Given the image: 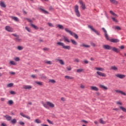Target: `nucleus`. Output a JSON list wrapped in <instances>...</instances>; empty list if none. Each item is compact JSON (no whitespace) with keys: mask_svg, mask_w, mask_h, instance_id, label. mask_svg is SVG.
<instances>
[{"mask_svg":"<svg viewBox=\"0 0 126 126\" xmlns=\"http://www.w3.org/2000/svg\"><path fill=\"white\" fill-rule=\"evenodd\" d=\"M1 125L2 126H7V125H6V124H5V123H2V124H1Z\"/></svg>","mask_w":126,"mask_h":126,"instance_id":"nucleus-64","label":"nucleus"},{"mask_svg":"<svg viewBox=\"0 0 126 126\" xmlns=\"http://www.w3.org/2000/svg\"><path fill=\"white\" fill-rule=\"evenodd\" d=\"M106 50H112L115 53H119L121 51V49L117 48H105Z\"/></svg>","mask_w":126,"mask_h":126,"instance_id":"nucleus-6","label":"nucleus"},{"mask_svg":"<svg viewBox=\"0 0 126 126\" xmlns=\"http://www.w3.org/2000/svg\"><path fill=\"white\" fill-rule=\"evenodd\" d=\"M90 88L91 90H92L93 91H95L96 92L99 91V88L96 86H91L90 87Z\"/></svg>","mask_w":126,"mask_h":126,"instance_id":"nucleus-10","label":"nucleus"},{"mask_svg":"<svg viewBox=\"0 0 126 126\" xmlns=\"http://www.w3.org/2000/svg\"><path fill=\"white\" fill-rule=\"evenodd\" d=\"M75 63H79V60L78 59H75L74 61Z\"/></svg>","mask_w":126,"mask_h":126,"instance_id":"nucleus-57","label":"nucleus"},{"mask_svg":"<svg viewBox=\"0 0 126 126\" xmlns=\"http://www.w3.org/2000/svg\"><path fill=\"white\" fill-rule=\"evenodd\" d=\"M17 122V120H16V119H13V120H12L11 121V124H12L13 125H15V124Z\"/></svg>","mask_w":126,"mask_h":126,"instance_id":"nucleus-28","label":"nucleus"},{"mask_svg":"<svg viewBox=\"0 0 126 126\" xmlns=\"http://www.w3.org/2000/svg\"><path fill=\"white\" fill-rule=\"evenodd\" d=\"M94 69L97 70V71H96V74H97L98 76H101V77H106L107 76L106 73L100 72L104 71L105 70L104 68L100 67H95Z\"/></svg>","mask_w":126,"mask_h":126,"instance_id":"nucleus-1","label":"nucleus"},{"mask_svg":"<svg viewBox=\"0 0 126 126\" xmlns=\"http://www.w3.org/2000/svg\"><path fill=\"white\" fill-rule=\"evenodd\" d=\"M25 118H26V119H28V120H31V118H30V116L27 115L25 116Z\"/></svg>","mask_w":126,"mask_h":126,"instance_id":"nucleus-56","label":"nucleus"},{"mask_svg":"<svg viewBox=\"0 0 126 126\" xmlns=\"http://www.w3.org/2000/svg\"><path fill=\"white\" fill-rule=\"evenodd\" d=\"M23 89H28V90L32 89V86L29 85H24L23 86Z\"/></svg>","mask_w":126,"mask_h":126,"instance_id":"nucleus-16","label":"nucleus"},{"mask_svg":"<svg viewBox=\"0 0 126 126\" xmlns=\"http://www.w3.org/2000/svg\"><path fill=\"white\" fill-rule=\"evenodd\" d=\"M79 7L78 5H75L74 6V11L75 14L77 17H80V12H79V10H78Z\"/></svg>","mask_w":126,"mask_h":126,"instance_id":"nucleus-5","label":"nucleus"},{"mask_svg":"<svg viewBox=\"0 0 126 126\" xmlns=\"http://www.w3.org/2000/svg\"><path fill=\"white\" fill-rule=\"evenodd\" d=\"M25 19H26V20H27V21H28L29 22L31 23V24H32L33 21H32V20H31V19H28V18H26Z\"/></svg>","mask_w":126,"mask_h":126,"instance_id":"nucleus-47","label":"nucleus"},{"mask_svg":"<svg viewBox=\"0 0 126 126\" xmlns=\"http://www.w3.org/2000/svg\"><path fill=\"white\" fill-rule=\"evenodd\" d=\"M44 63L46 64H53V62L50 61H45Z\"/></svg>","mask_w":126,"mask_h":126,"instance_id":"nucleus-25","label":"nucleus"},{"mask_svg":"<svg viewBox=\"0 0 126 126\" xmlns=\"http://www.w3.org/2000/svg\"><path fill=\"white\" fill-rule=\"evenodd\" d=\"M48 24L49 26H50V27H54V25H53V24L51 23H48Z\"/></svg>","mask_w":126,"mask_h":126,"instance_id":"nucleus-52","label":"nucleus"},{"mask_svg":"<svg viewBox=\"0 0 126 126\" xmlns=\"http://www.w3.org/2000/svg\"><path fill=\"white\" fill-rule=\"evenodd\" d=\"M99 122L100 124H101L102 125H105V124H106V122L104 121L102 119H99Z\"/></svg>","mask_w":126,"mask_h":126,"instance_id":"nucleus-32","label":"nucleus"},{"mask_svg":"<svg viewBox=\"0 0 126 126\" xmlns=\"http://www.w3.org/2000/svg\"><path fill=\"white\" fill-rule=\"evenodd\" d=\"M35 84H37V85H39V86H42V85H43V82H42L35 81Z\"/></svg>","mask_w":126,"mask_h":126,"instance_id":"nucleus-27","label":"nucleus"},{"mask_svg":"<svg viewBox=\"0 0 126 126\" xmlns=\"http://www.w3.org/2000/svg\"><path fill=\"white\" fill-rule=\"evenodd\" d=\"M34 123H35L36 124H41L42 122H41V120H40L39 119H36L35 120Z\"/></svg>","mask_w":126,"mask_h":126,"instance_id":"nucleus-33","label":"nucleus"},{"mask_svg":"<svg viewBox=\"0 0 126 126\" xmlns=\"http://www.w3.org/2000/svg\"><path fill=\"white\" fill-rule=\"evenodd\" d=\"M42 105L44 108H46V109H49V107L52 108H55V104L51 101H47L46 103H43Z\"/></svg>","mask_w":126,"mask_h":126,"instance_id":"nucleus-3","label":"nucleus"},{"mask_svg":"<svg viewBox=\"0 0 126 126\" xmlns=\"http://www.w3.org/2000/svg\"><path fill=\"white\" fill-rule=\"evenodd\" d=\"M57 45L58 46H61V47H63V48H68V46H65L64 43L61 42H58L57 43Z\"/></svg>","mask_w":126,"mask_h":126,"instance_id":"nucleus-13","label":"nucleus"},{"mask_svg":"<svg viewBox=\"0 0 126 126\" xmlns=\"http://www.w3.org/2000/svg\"><path fill=\"white\" fill-rule=\"evenodd\" d=\"M56 62H59V63L61 64V65H64V61L62 59H56L55 60Z\"/></svg>","mask_w":126,"mask_h":126,"instance_id":"nucleus-12","label":"nucleus"},{"mask_svg":"<svg viewBox=\"0 0 126 126\" xmlns=\"http://www.w3.org/2000/svg\"><path fill=\"white\" fill-rule=\"evenodd\" d=\"M10 18H11V19H12L13 20H14V21L19 22V19H18V18H17V17L11 16Z\"/></svg>","mask_w":126,"mask_h":126,"instance_id":"nucleus-19","label":"nucleus"},{"mask_svg":"<svg viewBox=\"0 0 126 126\" xmlns=\"http://www.w3.org/2000/svg\"><path fill=\"white\" fill-rule=\"evenodd\" d=\"M66 69L67 70H68V71H70V70H71L72 68H71V66H68L67 67H66Z\"/></svg>","mask_w":126,"mask_h":126,"instance_id":"nucleus-44","label":"nucleus"},{"mask_svg":"<svg viewBox=\"0 0 126 126\" xmlns=\"http://www.w3.org/2000/svg\"><path fill=\"white\" fill-rule=\"evenodd\" d=\"M119 108H120V110H121V111H122V112H124V113H126V107H125L124 106H120Z\"/></svg>","mask_w":126,"mask_h":126,"instance_id":"nucleus-22","label":"nucleus"},{"mask_svg":"<svg viewBox=\"0 0 126 126\" xmlns=\"http://www.w3.org/2000/svg\"><path fill=\"white\" fill-rule=\"evenodd\" d=\"M116 77L120 78V79H124L126 78V75L122 74H117L115 75Z\"/></svg>","mask_w":126,"mask_h":126,"instance_id":"nucleus-8","label":"nucleus"},{"mask_svg":"<svg viewBox=\"0 0 126 126\" xmlns=\"http://www.w3.org/2000/svg\"><path fill=\"white\" fill-rule=\"evenodd\" d=\"M31 26L32 27V28H34V29H35L36 30L39 29V28H38V27H37V26H36L33 24H31Z\"/></svg>","mask_w":126,"mask_h":126,"instance_id":"nucleus-26","label":"nucleus"},{"mask_svg":"<svg viewBox=\"0 0 126 126\" xmlns=\"http://www.w3.org/2000/svg\"><path fill=\"white\" fill-rule=\"evenodd\" d=\"M115 92H116V93H118L119 94H121V95H123L124 96H126V93L123 91L116 90L115 91Z\"/></svg>","mask_w":126,"mask_h":126,"instance_id":"nucleus-11","label":"nucleus"},{"mask_svg":"<svg viewBox=\"0 0 126 126\" xmlns=\"http://www.w3.org/2000/svg\"><path fill=\"white\" fill-rule=\"evenodd\" d=\"M113 21H114V22H118V20H117L115 18H114V17H111Z\"/></svg>","mask_w":126,"mask_h":126,"instance_id":"nucleus-48","label":"nucleus"},{"mask_svg":"<svg viewBox=\"0 0 126 126\" xmlns=\"http://www.w3.org/2000/svg\"><path fill=\"white\" fill-rule=\"evenodd\" d=\"M88 28H89V29H91V30H92V31H93V32H94V33H95V34H97L98 35H100V33H99V32H98L96 30H95V29H94L93 26H92L91 25H88Z\"/></svg>","mask_w":126,"mask_h":126,"instance_id":"nucleus-7","label":"nucleus"},{"mask_svg":"<svg viewBox=\"0 0 126 126\" xmlns=\"http://www.w3.org/2000/svg\"><path fill=\"white\" fill-rule=\"evenodd\" d=\"M71 42L73 45H77V43L76 42V41H75V40L73 39H71Z\"/></svg>","mask_w":126,"mask_h":126,"instance_id":"nucleus-40","label":"nucleus"},{"mask_svg":"<svg viewBox=\"0 0 126 126\" xmlns=\"http://www.w3.org/2000/svg\"><path fill=\"white\" fill-rule=\"evenodd\" d=\"M103 48H110V47L109 45H103Z\"/></svg>","mask_w":126,"mask_h":126,"instance_id":"nucleus-62","label":"nucleus"},{"mask_svg":"<svg viewBox=\"0 0 126 126\" xmlns=\"http://www.w3.org/2000/svg\"><path fill=\"white\" fill-rule=\"evenodd\" d=\"M4 118L7 120V121H11V119H12V117L11 116H8V115H5L4 116Z\"/></svg>","mask_w":126,"mask_h":126,"instance_id":"nucleus-17","label":"nucleus"},{"mask_svg":"<svg viewBox=\"0 0 126 126\" xmlns=\"http://www.w3.org/2000/svg\"><path fill=\"white\" fill-rule=\"evenodd\" d=\"M49 83H52L53 84L56 83V80H54V79H50L49 80Z\"/></svg>","mask_w":126,"mask_h":126,"instance_id":"nucleus-35","label":"nucleus"},{"mask_svg":"<svg viewBox=\"0 0 126 126\" xmlns=\"http://www.w3.org/2000/svg\"><path fill=\"white\" fill-rule=\"evenodd\" d=\"M10 94H16V93H15V92H14V91H10Z\"/></svg>","mask_w":126,"mask_h":126,"instance_id":"nucleus-54","label":"nucleus"},{"mask_svg":"<svg viewBox=\"0 0 126 126\" xmlns=\"http://www.w3.org/2000/svg\"><path fill=\"white\" fill-rule=\"evenodd\" d=\"M91 45L92 47H97V46H96V44H95V43H93V42L91 43Z\"/></svg>","mask_w":126,"mask_h":126,"instance_id":"nucleus-51","label":"nucleus"},{"mask_svg":"<svg viewBox=\"0 0 126 126\" xmlns=\"http://www.w3.org/2000/svg\"><path fill=\"white\" fill-rule=\"evenodd\" d=\"M83 71H84V69H83L82 68L77 69V72L78 73H80V72H83Z\"/></svg>","mask_w":126,"mask_h":126,"instance_id":"nucleus-31","label":"nucleus"},{"mask_svg":"<svg viewBox=\"0 0 126 126\" xmlns=\"http://www.w3.org/2000/svg\"><path fill=\"white\" fill-rule=\"evenodd\" d=\"M12 36H14V37H15V38H18V35L17 34H16V33H12Z\"/></svg>","mask_w":126,"mask_h":126,"instance_id":"nucleus-53","label":"nucleus"},{"mask_svg":"<svg viewBox=\"0 0 126 126\" xmlns=\"http://www.w3.org/2000/svg\"><path fill=\"white\" fill-rule=\"evenodd\" d=\"M110 13H111V14H112V15H113L115 17H118V15L113 12V11H110Z\"/></svg>","mask_w":126,"mask_h":126,"instance_id":"nucleus-29","label":"nucleus"},{"mask_svg":"<svg viewBox=\"0 0 126 126\" xmlns=\"http://www.w3.org/2000/svg\"><path fill=\"white\" fill-rule=\"evenodd\" d=\"M99 87H100V88H102L104 90H108V87H107L103 85H100Z\"/></svg>","mask_w":126,"mask_h":126,"instance_id":"nucleus-24","label":"nucleus"},{"mask_svg":"<svg viewBox=\"0 0 126 126\" xmlns=\"http://www.w3.org/2000/svg\"><path fill=\"white\" fill-rule=\"evenodd\" d=\"M12 86H13V83H9L7 85V87H8L9 88L12 87Z\"/></svg>","mask_w":126,"mask_h":126,"instance_id":"nucleus-38","label":"nucleus"},{"mask_svg":"<svg viewBox=\"0 0 126 126\" xmlns=\"http://www.w3.org/2000/svg\"><path fill=\"white\" fill-rule=\"evenodd\" d=\"M80 88H81V89H85V85L81 84L80 85Z\"/></svg>","mask_w":126,"mask_h":126,"instance_id":"nucleus-39","label":"nucleus"},{"mask_svg":"<svg viewBox=\"0 0 126 126\" xmlns=\"http://www.w3.org/2000/svg\"><path fill=\"white\" fill-rule=\"evenodd\" d=\"M0 5L2 7H5V4H4V2L1 1L0 2Z\"/></svg>","mask_w":126,"mask_h":126,"instance_id":"nucleus-41","label":"nucleus"},{"mask_svg":"<svg viewBox=\"0 0 126 126\" xmlns=\"http://www.w3.org/2000/svg\"><path fill=\"white\" fill-rule=\"evenodd\" d=\"M47 121L48 122V123L50 124V125H54V123H53V122H52L51 120L47 119Z\"/></svg>","mask_w":126,"mask_h":126,"instance_id":"nucleus-46","label":"nucleus"},{"mask_svg":"<svg viewBox=\"0 0 126 126\" xmlns=\"http://www.w3.org/2000/svg\"><path fill=\"white\" fill-rule=\"evenodd\" d=\"M111 69H112V70H118V67L116 66H112L111 67Z\"/></svg>","mask_w":126,"mask_h":126,"instance_id":"nucleus-34","label":"nucleus"},{"mask_svg":"<svg viewBox=\"0 0 126 126\" xmlns=\"http://www.w3.org/2000/svg\"><path fill=\"white\" fill-rule=\"evenodd\" d=\"M25 29L28 32H31V30L30 29V28H28V27H26Z\"/></svg>","mask_w":126,"mask_h":126,"instance_id":"nucleus-45","label":"nucleus"},{"mask_svg":"<svg viewBox=\"0 0 126 126\" xmlns=\"http://www.w3.org/2000/svg\"><path fill=\"white\" fill-rule=\"evenodd\" d=\"M81 122L82 123H84V124H88V122H87V121H85V120H82Z\"/></svg>","mask_w":126,"mask_h":126,"instance_id":"nucleus-59","label":"nucleus"},{"mask_svg":"<svg viewBox=\"0 0 126 126\" xmlns=\"http://www.w3.org/2000/svg\"><path fill=\"white\" fill-rule=\"evenodd\" d=\"M7 104H8V105H12V104H13V101L10 100L8 101Z\"/></svg>","mask_w":126,"mask_h":126,"instance_id":"nucleus-42","label":"nucleus"},{"mask_svg":"<svg viewBox=\"0 0 126 126\" xmlns=\"http://www.w3.org/2000/svg\"><path fill=\"white\" fill-rule=\"evenodd\" d=\"M63 40L65 43H70L69 39L65 36H63Z\"/></svg>","mask_w":126,"mask_h":126,"instance_id":"nucleus-15","label":"nucleus"},{"mask_svg":"<svg viewBox=\"0 0 126 126\" xmlns=\"http://www.w3.org/2000/svg\"><path fill=\"white\" fill-rule=\"evenodd\" d=\"M39 10H41L42 12H43V13H45L46 14H49V12L46 11L45 10H44V9L42 8V7H40L38 8Z\"/></svg>","mask_w":126,"mask_h":126,"instance_id":"nucleus-18","label":"nucleus"},{"mask_svg":"<svg viewBox=\"0 0 126 126\" xmlns=\"http://www.w3.org/2000/svg\"><path fill=\"white\" fill-rule=\"evenodd\" d=\"M109 0L110 2H111V3H113V4H118V3H119V2L116 0Z\"/></svg>","mask_w":126,"mask_h":126,"instance_id":"nucleus-23","label":"nucleus"},{"mask_svg":"<svg viewBox=\"0 0 126 126\" xmlns=\"http://www.w3.org/2000/svg\"><path fill=\"white\" fill-rule=\"evenodd\" d=\"M19 124L21 125V126H24L25 125V123H24V122L22 121L19 122Z\"/></svg>","mask_w":126,"mask_h":126,"instance_id":"nucleus-50","label":"nucleus"},{"mask_svg":"<svg viewBox=\"0 0 126 126\" xmlns=\"http://www.w3.org/2000/svg\"><path fill=\"white\" fill-rule=\"evenodd\" d=\"M14 60L15 61V62H19V61H20V59H19L18 57L15 58Z\"/></svg>","mask_w":126,"mask_h":126,"instance_id":"nucleus-49","label":"nucleus"},{"mask_svg":"<svg viewBox=\"0 0 126 126\" xmlns=\"http://www.w3.org/2000/svg\"><path fill=\"white\" fill-rule=\"evenodd\" d=\"M116 104H117V105H123V103L120 101L116 102Z\"/></svg>","mask_w":126,"mask_h":126,"instance_id":"nucleus-58","label":"nucleus"},{"mask_svg":"<svg viewBox=\"0 0 126 126\" xmlns=\"http://www.w3.org/2000/svg\"><path fill=\"white\" fill-rule=\"evenodd\" d=\"M15 40L17 42H19L21 39H20V38H19V36L18 35V37H15Z\"/></svg>","mask_w":126,"mask_h":126,"instance_id":"nucleus-43","label":"nucleus"},{"mask_svg":"<svg viewBox=\"0 0 126 126\" xmlns=\"http://www.w3.org/2000/svg\"><path fill=\"white\" fill-rule=\"evenodd\" d=\"M64 77L66 79H68L69 80H71L74 78L73 77H71L68 75H66L64 76Z\"/></svg>","mask_w":126,"mask_h":126,"instance_id":"nucleus-21","label":"nucleus"},{"mask_svg":"<svg viewBox=\"0 0 126 126\" xmlns=\"http://www.w3.org/2000/svg\"><path fill=\"white\" fill-rule=\"evenodd\" d=\"M10 64H11L12 65H16V63L14 61H11L9 62Z\"/></svg>","mask_w":126,"mask_h":126,"instance_id":"nucleus-37","label":"nucleus"},{"mask_svg":"<svg viewBox=\"0 0 126 126\" xmlns=\"http://www.w3.org/2000/svg\"><path fill=\"white\" fill-rule=\"evenodd\" d=\"M43 51H44V52H47V51H49V48H44L43 49Z\"/></svg>","mask_w":126,"mask_h":126,"instance_id":"nucleus-55","label":"nucleus"},{"mask_svg":"<svg viewBox=\"0 0 126 126\" xmlns=\"http://www.w3.org/2000/svg\"><path fill=\"white\" fill-rule=\"evenodd\" d=\"M20 115L22 116V117H23L24 118H25V115H24V114H23V113L21 112L20 113Z\"/></svg>","mask_w":126,"mask_h":126,"instance_id":"nucleus-60","label":"nucleus"},{"mask_svg":"<svg viewBox=\"0 0 126 126\" xmlns=\"http://www.w3.org/2000/svg\"><path fill=\"white\" fill-rule=\"evenodd\" d=\"M20 115L22 116V117H23L24 118H25V115H24V114H23V113L21 112L20 113Z\"/></svg>","mask_w":126,"mask_h":126,"instance_id":"nucleus-61","label":"nucleus"},{"mask_svg":"<svg viewBox=\"0 0 126 126\" xmlns=\"http://www.w3.org/2000/svg\"><path fill=\"white\" fill-rule=\"evenodd\" d=\"M31 76L32 78H36V75H32Z\"/></svg>","mask_w":126,"mask_h":126,"instance_id":"nucleus-63","label":"nucleus"},{"mask_svg":"<svg viewBox=\"0 0 126 126\" xmlns=\"http://www.w3.org/2000/svg\"><path fill=\"white\" fill-rule=\"evenodd\" d=\"M57 27H58V28H59V29H62V30H63V29H64L63 26L61 25H57Z\"/></svg>","mask_w":126,"mask_h":126,"instance_id":"nucleus-36","label":"nucleus"},{"mask_svg":"<svg viewBox=\"0 0 126 126\" xmlns=\"http://www.w3.org/2000/svg\"><path fill=\"white\" fill-rule=\"evenodd\" d=\"M113 28L115 29V30H122V28L119 26L114 27Z\"/></svg>","mask_w":126,"mask_h":126,"instance_id":"nucleus-30","label":"nucleus"},{"mask_svg":"<svg viewBox=\"0 0 126 126\" xmlns=\"http://www.w3.org/2000/svg\"><path fill=\"white\" fill-rule=\"evenodd\" d=\"M80 47H82L84 48H90V45H87L85 43H82L80 45Z\"/></svg>","mask_w":126,"mask_h":126,"instance_id":"nucleus-20","label":"nucleus"},{"mask_svg":"<svg viewBox=\"0 0 126 126\" xmlns=\"http://www.w3.org/2000/svg\"><path fill=\"white\" fill-rule=\"evenodd\" d=\"M102 30H103L104 33V36L106 40H107L108 41H110V42H112V43H119V42H120V40H119V39H118L112 38L110 39V38H109V35H108V33H107V31H106L105 28H102Z\"/></svg>","mask_w":126,"mask_h":126,"instance_id":"nucleus-2","label":"nucleus"},{"mask_svg":"<svg viewBox=\"0 0 126 126\" xmlns=\"http://www.w3.org/2000/svg\"><path fill=\"white\" fill-rule=\"evenodd\" d=\"M64 30L67 33H69L71 36H73L75 39H78V35L76 34V33L72 32L71 31L68 30L67 28H65Z\"/></svg>","mask_w":126,"mask_h":126,"instance_id":"nucleus-4","label":"nucleus"},{"mask_svg":"<svg viewBox=\"0 0 126 126\" xmlns=\"http://www.w3.org/2000/svg\"><path fill=\"white\" fill-rule=\"evenodd\" d=\"M79 2L80 4H81L82 9H85L86 8L85 4L83 2V1L80 0Z\"/></svg>","mask_w":126,"mask_h":126,"instance_id":"nucleus-14","label":"nucleus"},{"mask_svg":"<svg viewBox=\"0 0 126 126\" xmlns=\"http://www.w3.org/2000/svg\"><path fill=\"white\" fill-rule=\"evenodd\" d=\"M5 30L8 32H13V29L9 26H7L5 27Z\"/></svg>","mask_w":126,"mask_h":126,"instance_id":"nucleus-9","label":"nucleus"}]
</instances>
